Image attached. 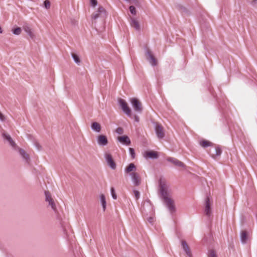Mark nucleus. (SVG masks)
<instances>
[{
  "label": "nucleus",
  "instance_id": "obj_11",
  "mask_svg": "<svg viewBox=\"0 0 257 257\" xmlns=\"http://www.w3.org/2000/svg\"><path fill=\"white\" fill-rule=\"evenodd\" d=\"M97 142L99 145L105 146L108 144V140L105 136L100 135L97 137Z\"/></svg>",
  "mask_w": 257,
  "mask_h": 257
},
{
  "label": "nucleus",
  "instance_id": "obj_22",
  "mask_svg": "<svg viewBox=\"0 0 257 257\" xmlns=\"http://www.w3.org/2000/svg\"><path fill=\"white\" fill-rule=\"evenodd\" d=\"M3 136L5 138V139L10 143V145L13 147H15L16 145L15 144V143L13 141V140L12 139L11 137H10V136L8 135H7V134H3Z\"/></svg>",
  "mask_w": 257,
  "mask_h": 257
},
{
  "label": "nucleus",
  "instance_id": "obj_32",
  "mask_svg": "<svg viewBox=\"0 0 257 257\" xmlns=\"http://www.w3.org/2000/svg\"><path fill=\"white\" fill-rule=\"evenodd\" d=\"M116 132L118 134H122L123 133V128L121 127H118L116 130Z\"/></svg>",
  "mask_w": 257,
  "mask_h": 257
},
{
  "label": "nucleus",
  "instance_id": "obj_27",
  "mask_svg": "<svg viewBox=\"0 0 257 257\" xmlns=\"http://www.w3.org/2000/svg\"><path fill=\"white\" fill-rule=\"evenodd\" d=\"M111 194L112 198L114 199H116L117 195L115 192L114 189L113 187L111 188Z\"/></svg>",
  "mask_w": 257,
  "mask_h": 257
},
{
  "label": "nucleus",
  "instance_id": "obj_35",
  "mask_svg": "<svg viewBox=\"0 0 257 257\" xmlns=\"http://www.w3.org/2000/svg\"><path fill=\"white\" fill-rule=\"evenodd\" d=\"M4 116L3 115V114L2 113L0 112V119H1L2 120H4Z\"/></svg>",
  "mask_w": 257,
  "mask_h": 257
},
{
  "label": "nucleus",
  "instance_id": "obj_18",
  "mask_svg": "<svg viewBox=\"0 0 257 257\" xmlns=\"http://www.w3.org/2000/svg\"><path fill=\"white\" fill-rule=\"evenodd\" d=\"M213 151L214 152L212 153V157L214 158H215L216 156H220L222 153L221 149L218 147H215Z\"/></svg>",
  "mask_w": 257,
  "mask_h": 257
},
{
  "label": "nucleus",
  "instance_id": "obj_8",
  "mask_svg": "<svg viewBox=\"0 0 257 257\" xmlns=\"http://www.w3.org/2000/svg\"><path fill=\"white\" fill-rule=\"evenodd\" d=\"M105 157L108 165L112 169H114L116 168V164L112 159V156L109 153H106Z\"/></svg>",
  "mask_w": 257,
  "mask_h": 257
},
{
  "label": "nucleus",
  "instance_id": "obj_19",
  "mask_svg": "<svg viewBox=\"0 0 257 257\" xmlns=\"http://www.w3.org/2000/svg\"><path fill=\"white\" fill-rule=\"evenodd\" d=\"M248 238V234L246 231H242L241 233V240L242 242L245 243Z\"/></svg>",
  "mask_w": 257,
  "mask_h": 257
},
{
  "label": "nucleus",
  "instance_id": "obj_24",
  "mask_svg": "<svg viewBox=\"0 0 257 257\" xmlns=\"http://www.w3.org/2000/svg\"><path fill=\"white\" fill-rule=\"evenodd\" d=\"M72 56L74 60V61L77 63V64H79L80 62V60L79 58V57L75 54L74 53H72Z\"/></svg>",
  "mask_w": 257,
  "mask_h": 257
},
{
  "label": "nucleus",
  "instance_id": "obj_5",
  "mask_svg": "<svg viewBox=\"0 0 257 257\" xmlns=\"http://www.w3.org/2000/svg\"><path fill=\"white\" fill-rule=\"evenodd\" d=\"M155 131L158 138L162 139L165 136V132L163 126L160 124H156Z\"/></svg>",
  "mask_w": 257,
  "mask_h": 257
},
{
  "label": "nucleus",
  "instance_id": "obj_31",
  "mask_svg": "<svg viewBox=\"0 0 257 257\" xmlns=\"http://www.w3.org/2000/svg\"><path fill=\"white\" fill-rule=\"evenodd\" d=\"M130 11L132 14H133V15L136 14V8H135V7L132 6H130Z\"/></svg>",
  "mask_w": 257,
  "mask_h": 257
},
{
  "label": "nucleus",
  "instance_id": "obj_13",
  "mask_svg": "<svg viewBox=\"0 0 257 257\" xmlns=\"http://www.w3.org/2000/svg\"><path fill=\"white\" fill-rule=\"evenodd\" d=\"M182 245L183 248L185 251L188 257L191 256V252L189 246L188 245L187 242L185 240H182L181 241Z\"/></svg>",
  "mask_w": 257,
  "mask_h": 257
},
{
  "label": "nucleus",
  "instance_id": "obj_15",
  "mask_svg": "<svg viewBox=\"0 0 257 257\" xmlns=\"http://www.w3.org/2000/svg\"><path fill=\"white\" fill-rule=\"evenodd\" d=\"M146 158H157L158 157V153L155 151H147L144 154Z\"/></svg>",
  "mask_w": 257,
  "mask_h": 257
},
{
  "label": "nucleus",
  "instance_id": "obj_25",
  "mask_svg": "<svg viewBox=\"0 0 257 257\" xmlns=\"http://www.w3.org/2000/svg\"><path fill=\"white\" fill-rule=\"evenodd\" d=\"M20 153L21 155L26 160L29 159V156L26 154L25 151L24 150L20 149Z\"/></svg>",
  "mask_w": 257,
  "mask_h": 257
},
{
  "label": "nucleus",
  "instance_id": "obj_29",
  "mask_svg": "<svg viewBox=\"0 0 257 257\" xmlns=\"http://www.w3.org/2000/svg\"><path fill=\"white\" fill-rule=\"evenodd\" d=\"M208 256L209 257H217L215 252L213 250L209 251V254H208Z\"/></svg>",
  "mask_w": 257,
  "mask_h": 257
},
{
  "label": "nucleus",
  "instance_id": "obj_26",
  "mask_svg": "<svg viewBox=\"0 0 257 257\" xmlns=\"http://www.w3.org/2000/svg\"><path fill=\"white\" fill-rule=\"evenodd\" d=\"M21 29L19 27H18L16 29H14L13 30V32L14 34L15 35H20L21 33Z\"/></svg>",
  "mask_w": 257,
  "mask_h": 257
},
{
  "label": "nucleus",
  "instance_id": "obj_28",
  "mask_svg": "<svg viewBox=\"0 0 257 257\" xmlns=\"http://www.w3.org/2000/svg\"><path fill=\"white\" fill-rule=\"evenodd\" d=\"M134 194L136 200H138L140 198V193L139 191L137 190H134Z\"/></svg>",
  "mask_w": 257,
  "mask_h": 257
},
{
  "label": "nucleus",
  "instance_id": "obj_1",
  "mask_svg": "<svg viewBox=\"0 0 257 257\" xmlns=\"http://www.w3.org/2000/svg\"><path fill=\"white\" fill-rule=\"evenodd\" d=\"M160 191L163 197L165 202L167 205L170 210L173 211L175 210V206L173 200L170 197L167 192V185L165 180L160 179L159 181Z\"/></svg>",
  "mask_w": 257,
  "mask_h": 257
},
{
  "label": "nucleus",
  "instance_id": "obj_10",
  "mask_svg": "<svg viewBox=\"0 0 257 257\" xmlns=\"http://www.w3.org/2000/svg\"><path fill=\"white\" fill-rule=\"evenodd\" d=\"M167 160L176 166L181 168H184L185 167V165L183 163L175 158L169 157L167 159Z\"/></svg>",
  "mask_w": 257,
  "mask_h": 257
},
{
  "label": "nucleus",
  "instance_id": "obj_33",
  "mask_svg": "<svg viewBox=\"0 0 257 257\" xmlns=\"http://www.w3.org/2000/svg\"><path fill=\"white\" fill-rule=\"evenodd\" d=\"M129 151L130 152V154H131L132 157L134 158L135 157V151L133 148H130L129 149Z\"/></svg>",
  "mask_w": 257,
  "mask_h": 257
},
{
  "label": "nucleus",
  "instance_id": "obj_2",
  "mask_svg": "<svg viewBox=\"0 0 257 257\" xmlns=\"http://www.w3.org/2000/svg\"><path fill=\"white\" fill-rule=\"evenodd\" d=\"M125 172L129 173L135 186H139L141 183L140 174L137 172V167L133 163H130L125 169Z\"/></svg>",
  "mask_w": 257,
  "mask_h": 257
},
{
  "label": "nucleus",
  "instance_id": "obj_17",
  "mask_svg": "<svg viewBox=\"0 0 257 257\" xmlns=\"http://www.w3.org/2000/svg\"><path fill=\"white\" fill-rule=\"evenodd\" d=\"M205 212L207 215H209L211 213L210 203L208 198H207L206 200Z\"/></svg>",
  "mask_w": 257,
  "mask_h": 257
},
{
  "label": "nucleus",
  "instance_id": "obj_21",
  "mask_svg": "<svg viewBox=\"0 0 257 257\" xmlns=\"http://www.w3.org/2000/svg\"><path fill=\"white\" fill-rule=\"evenodd\" d=\"M100 202L101 203L103 210L104 211L106 209V202L105 200V196L104 194H101L100 196Z\"/></svg>",
  "mask_w": 257,
  "mask_h": 257
},
{
  "label": "nucleus",
  "instance_id": "obj_12",
  "mask_svg": "<svg viewBox=\"0 0 257 257\" xmlns=\"http://www.w3.org/2000/svg\"><path fill=\"white\" fill-rule=\"evenodd\" d=\"M117 140L121 143L125 145H129L131 144L130 139L126 136H119L117 137Z\"/></svg>",
  "mask_w": 257,
  "mask_h": 257
},
{
  "label": "nucleus",
  "instance_id": "obj_4",
  "mask_svg": "<svg viewBox=\"0 0 257 257\" xmlns=\"http://www.w3.org/2000/svg\"><path fill=\"white\" fill-rule=\"evenodd\" d=\"M134 110L138 112H141L143 109L141 102L136 98H131L130 100Z\"/></svg>",
  "mask_w": 257,
  "mask_h": 257
},
{
  "label": "nucleus",
  "instance_id": "obj_34",
  "mask_svg": "<svg viewBox=\"0 0 257 257\" xmlns=\"http://www.w3.org/2000/svg\"><path fill=\"white\" fill-rule=\"evenodd\" d=\"M91 3L93 7H95L96 6L97 3V0H91Z\"/></svg>",
  "mask_w": 257,
  "mask_h": 257
},
{
  "label": "nucleus",
  "instance_id": "obj_7",
  "mask_svg": "<svg viewBox=\"0 0 257 257\" xmlns=\"http://www.w3.org/2000/svg\"><path fill=\"white\" fill-rule=\"evenodd\" d=\"M146 56L148 60L149 61L150 63L153 66H155L157 64V59L153 56V55L152 53V52L150 50H147L146 54Z\"/></svg>",
  "mask_w": 257,
  "mask_h": 257
},
{
  "label": "nucleus",
  "instance_id": "obj_6",
  "mask_svg": "<svg viewBox=\"0 0 257 257\" xmlns=\"http://www.w3.org/2000/svg\"><path fill=\"white\" fill-rule=\"evenodd\" d=\"M106 15V12L103 7H99L98 10L92 15V18L95 20L99 17H104Z\"/></svg>",
  "mask_w": 257,
  "mask_h": 257
},
{
  "label": "nucleus",
  "instance_id": "obj_16",
  "mask_svg": "<svg viewBox=\"0 0 257 257\" xmlns=\"http://www.w3.org/2000/svg\"><path fill=\"white\" fill-rule=\"evenodd\" d=\"M131 25L132 27H133L136 30H139L140 28V26L139 22L134 18L131 19Z\"/></svg>",
  "mask_w": 257,
  "mask_h": 257
},
{
  "label": "nucleus",
  "instance_id": "obj_23",
  "mask_svg": "<svg viewBox=\"0 0 257 257\" xmlns=\"http://www.w3.org/2000/svg\"><path fill=\"white\" fill-rule=\"evenodd\" d=\"M91 127L93 130L96 131L97 132H99L101 131L100 124L97 122L92 123Z\"/></svg>",
  "mask_w": 257,
  "mask_h": 257
},
{
  "label": "nucleus",
  "instance_id": "obj_30",
  "mask_svg": "<svg viewBox=\"0 0 257 257\" xmlns=\"http://www.w3.org/2000/svg\"><path fill=\"white\" fill-rule=\"evenodd\" d=\"M44 5H45V7L47 9H49L50 8V1H48V0L45 1V2H44Z\"/></svg>",
  "mask_w": 257,
  "mask_h": 257
},
{
  "label": "nucleus",
  "instance_id": "obj_3",
  "mask_svg": "<svg viewBox=\"0 0 257 257\" xmlns=\"http://www.w3.org/2000/svg\"><path fill=\"white\" fill-rule=\"evenodd\" d=\"M118 101L123 112L128 116H131L132 111L127 102L124 99L121 98H119Z\"/></svg>",
  "mask_w": 257,
  "mask_h": 257
},
{
  "label": "nucleus",
  "instance_id": "obj_9",
  "mask_svg": "<svg viewBox=\"0 0 257 257\" xmlns=\"http://www.w3.org/2000/svg\"><path fill=\"white\" fill-rule=\"evenodd\" d=\"M46 200L49 202V205L51 206L53 210L56 209V205L55 202L51 197V194L48 191L45 192Z\"/></svg>",
  "mask_w": 257,
  "mask_h": 257
},
{
  "label": "nucleus",
  "instance_id": "obj_20",
  "mask_svg": "<svg viewBox=\"0 0 257 257\" xmlns=\"http://www.w3.org/2000/svg\"><path fill=\"white\" fill-rule=\"evenodd\" d=\"M200 146L203 148H205L209 146H212L213 144L207 140H202L199 142Z\"/></svg>",
  "mask_w": 257,
  "mask_h": 257
},
{
  "label": "nucleus",
  "instance_id": "obj_36",
  "mask_svg": "<svg viewBox=\"0 0 257 257\" xmlns=\"http://www.w3.org/2000/svg\"><path fill=\"white\" fill-rule=\"evenodd\" d=\"M135 120L137 121H139V117L138 116H135Z\"/></svg>",
  "mask_w": 257,
  "mask_h": 257
},
{
  "label": "nucleus",
  "instance_id": "obj_14",
  "mask_svg": "<svg viewBox=\"0 0 257 257\" xmlns=\"http://www.w3.org/2000/svg\"><path fill=\"white\" fill-rule=\"evenodd\" d=\"M23 29L24 31L29 35V36L32 38L33 39L35 38V36L32 31V29L28 25H25L23 26Z\"/></svg>",
  "mask_w": 257,
  "mask_h": 257
}]
</instances>
